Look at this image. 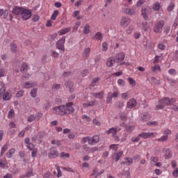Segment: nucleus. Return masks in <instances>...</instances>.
I'll return each instance as SVG.
<instances>
[{
	"mask_svg": "<svg viewBox=\"0 0 178 178\" xmlns=\"http://www.w3.org/2000/svg\"><path fill=\"white\" fill-rule=\"evenodd\" d=\"M115 62H116V60L113 57H110L107 59L106 65L108 67H112L115 65Z\"/></svg>",
	"mask_w": 178,
	"mask_h": 178,
	"instance_id": "obj_18",
	"label": "nucleus"
},
{
	"mask_svg": "<svg viewBox=\"0 0 178 178\" xmlns=\"http://www.w3.org/2000/svg\"><path fill=\"white\" fill-rule=\"evenodd\" d=\"M172 176L174 177H178V168L172 172Z\"/></svg>",
	"mask_w": 178,
	"mask_h": 178,
	"instance_id": "obj_64",
	"label": "nucleus"
},
{
	"mask_svg": "<svg viewBox=\"0 0 178 178\" xmlns=\"http://www.w3.org/2000/svg\"><path fill=\"white\" fill-rule=\"evenodd\" d=\"M12 98V95L10 93L6 92L3 95V99L4 101H9Z\"/></svg>",
	"mask_w": 178,
	"mask_h": 178,
	"instance_id": "obj_31",
	"label": "nucleus"
},
{
	"mask_svg": "<svg viewBox=\"0 0 178 178\" xmlns=\"http://www.w3.org/2000/svg\"><path fill=\"white\" fill-rule=\"evenodd\" d=\"M141 15L145 20H147L148 19V10H147V8H145V7H143L142 8Z\"/></svg>",
	"mask_w": 178,
	"mask_h": 178,
	"instance_id": "obj_26",
	"label": "nucleus"
},
{
	"mask_svg": "<svg viewBox=\"0 0 178 178\" xmlns=\"http://www.w3.org/2000/svg\"><path fill=\"white\" fill-rule=\"evenodd\" d=\"M15 116V110L10 109V111L8 112V119H12Z\"/></svg>",
	"mask_w": 178,
	"mask_h": 178,
	"instance_id": "obj_49",
	"label": "nucleus"
},
{
	"mask_svg": "<svg viewBox=\"0 0 178 178\" xmlns=\"http://www.w3.org/2000/svg\"><path fill=\"white\" fill-rule=\"evenodd\" d=\"M31 95L33 98H35L37 97V89L34 88L31 91Z\"/></svg>",
	"mask_w": 178,
	"mask_h": 178,
	"instance_id": "obj_55",
	"label": "nucleus"
},
{
	"mask_svg": "<svg viewBox=\"0 0 178 178\" xmlns=\"http://www.w3.org/2000/svg\"><path fill=\"white\" fill-rule=\"evenodd\" d=\"M29 69V65L26 63H23L22 67H21V72H24Z\"/></svg>",
	"mask_w": 178,
	"mask_h": 178,
	"instance_id": "obj_56",
	"label": "nucleus"
},
{
	"mask_svg": "<svg viewBox=\"0 0 178 178\" xmlns=\"http://www.w3.org/2000/svg\"><path fill=\"white\" fill-rule=\"evenodd\" d=\"M21 16L24 20H29V19L31 17V12L27 9L24 8Z\"/></svg>",
	"mask_w": 178,
	"mask_h": 178,
	"instance_id": "obj_11",
	"label": "nucleus"
},
{
	"mask_svg": "<svg viewBox=\"0 0 178 178\" xmlns=\"http://www.w3.org/2000/svg\"><path fill=\"white\" fill-rule=\"evenodd\" d=\"M66 87H68V88H70V92H73L74 91V89L72 88L74 86V84L72 83V82L70 81V82H67L66 84H65Z\"/></svg>",
	"mask_w": 178,
	"mask_h": 178,
	"instance_id": "obj_43",
	"label": "nucleus"
},
{
	"mask_svg": "<svg viewBox=\"0 0 178 178\" xmlns=\"http://www.w3.org/2000/svg\"><path fill=\"white\" fill-rule=\"evenodd\" d=\"M48 156L51 159L58 158L59 156V152L55 147H51L48 153Z\"/></svg>",
	"mask_w": 178,
	"mask_h": 178,
	"instance_id": "obj_5",
	"label": "nucleus"
},
{
	"mask_svg": "<svg viewBox=\"0 0 178 178\" xmlns=\"http://www.w3.org/2000/svg\"><path fill=\"white\" fill-rule=\"evenodd\" d=\"M118 97H119V91L118 90L114 91L113 93L108 92L106 98L107 104H111L112 102V98H118Z\"/></svg>",
	"mask_w": 178,
	"mask_h": 178,
	"instance_id": "obj_6",
	"label": "nucleus"
},
{
	"mask_svg": "<svg viewBox=\"0 0 178 178\" xmlns=\"http://www.w3.org/2000/svg\"><path fill=\"white\" fill-rule=\"evenodd\" d=\"M34 86H35V84L26 82L24 85V88H31V87H34Z\"/></svg>",
	"mask_w": 178,
	"mask_h": 178,
	"instance_id": "obj_46",
	"label": "nucleus"
},
{
	"mask_svg": "<svg viewBox=\"0 0 178 178\" xmlns=\"http://www.w3.org/2000/svg\"><path fill=\"white\" fill-rule=\"evenodd\" d=\"M89 72L88 70H84L81 72V74L82 76V77H86V76H87V74H88Z\"/></svg>",
	"mask_w": 178,
	"mask_h": 178,
	"instance_id": "obj_61",
	"label": "nucleus"
},
{
	"mask_svg": "<svg viewBox=\"0 0 178 178\" xmlns=\"http://www.w3.org/2000/svg\"><path fill=\"white\" fill-rule=\"evenodd\" d=\"M96 102L95 100L87 102L83 104V108H90V106H94L95 105Z\"/></svg>",
	"mask_w": 178,
	"mask_h": 178,
	"instance_id": "obj_25",
	"label": "nucleus"
},
{
	"mask_svg": "<svg viewBox=\"0 0 178 178\" xmlns=\"http://www.w3.org/2000/svg\"><path fill=\"white\" fill-rule=\"evenodd\" d=\"M157 48L160 49V51H165V49H166V45L162 42H160L158 44Z\"/></svg>",
	"mask_w": 178,
	"mask_h": 178,
	"instance_id": "obj_39",
	"label": "nucleus"
},
{
	"mask_svg": "<svg viewBox=\"0 0 178 178\" xmlns=\"http://www.w3.org/2000/svg\"><path fill=\"white\" fill-rule=\"evenodd\" d=\"M122 156H123V152L120 151L117 154H114L112 156V159H114V161H115V162H118V161H119L120 159V158H122Z\"/></svg>",
	"mask_w": 178,
	"mask_h": 178,
	"instance_id": "obj_21",
	"label": "nucleus"
},
{
	"mask_svg": "<svg viewBox=\"0 0 178 178\" xmlns=\"http://www.w3.org/2000/svg\"><path fill=\"white\" fill-rule=\"evenodd\" d=\"M66 41V38L63 37L56 42V48L57 49H60L65 52V42Z\"/></svg>",
	"mask_w": 178,
	"mask_h": 178,
	"instance_id": "obj_7",
	"label": "nucleus"
},
{
	"mask_svg": "<svg viewBox=\"0 0 178 178\" xmlns=\"http://www.w3.org/2000/svg\"><path fill=\"white\" fill-rule=\"evenodd\" d=\"M106 134L111 135V137H115L116 134H118V128L112 127L106 131Z\"/></svg>",
	"mask_w": 178,
	"mask_h": 178,
	"instance_id": "obj_17",
	"label": "nucleus"
},
{
	"mask_svg": "<svg viewBox=\"0 0 178 178\" xmlns=\"http://www.w3.org/2000/svg\"><path fill=\"white\" fill-rule=\"evenodd\" d=\"M81 144H86V143H88L90 144V136L84 137L81 140Z\"/></svg>",
	"mask_w": 178,
	"mask_h": 178,
	"instance_id": "obj_44",
	"label": "nucleus"
},
{
	"mask_svg": "<svg viewBox=\"0 0 178 178\" xmlns=\"http://www.w3.org/2000/svg\"><path fill=\"white\" fill-rule=\"evenodd\" d=\"M118 86H120V87H124L126 86V82L123 79H118Z\"/></svg>",
	"mask_w": 178,
	"mask_h": 178,
	"instance_id": "obj_48",
	"label": "nucleus"
},
{
	"mask_svg": "<svg viewBox=\"0 0 178 178\" xmlns=\"http://www.w3.org/2000/svg\"><path fill=\"white\" fill-rule=\"evenodd\" d=\"M122 13L128 15L129 16H134V15H136V9L129 7H124L122 8Z\"/></svg>",
	"mask_w": 178,
	"mask_h": 178,
	"instance_id": "obj_8",
	"label": "nucleus"
},
{
	"mask_svg": "<svg viewBox=\"0 0 178 178\" xmlns=\"http://www.w3.org/2000/svg\"><path fill=\"white\" fill-rule=\"evenodd\" d=\"M124 53L122 52L118 54L116 57H115V61L117 62V63H120V65H124V62H123V60H124Z\"/></svg>",
	"mask_w": 178,
	"mask_h": 178,
	"instance_id": "obj_12",
	"label": "nucleus"
},
{
	"mask_svg": "<svg viewBox=\"0 0 178 178\" xmlns=\"http://www.w3.org/2000/svg\"><path fill=\"white\" fill-rule=\"evenodd\" d=\"M122 163L127 165V166H130V165H131V163H133V159H131L130 157L124 158V161H123Z\"/></svg>",
	"mask_w": 178,
	"mask_h": 178,
	"instance_id": "obj_29",
	"label": "nucleus"
},
{
	"mask_svg": "<svg viewBox=\"0 0 178 178\" xmlns=\"http://www.w3.org/2000/svg\"><path fill=\"white\" fill-rule=\"evenodd\" d=\"M102 33L97 32L95 33V36L93 37V40H102Z\"/></svg>",
	"mask_w": 178,
	"mask_h": 178,
	"instance_id": "obj_37",
	"label": "nucleus"
},
{
	"mask_svg": "<svg viewBox=\"0 0 178 178\" xmlns=\"http://www.w3.org/2000/svg\"><path fill=\"white\" fill-rule=\"evenodd\" d=\"M128 81H129L130 86H131L132 87H136V81H134V79H133V78H131V77L128 78Z\"/></svg>",
	"mask_w": 178,
	"mask_h": 178,
	"instance_id": "obj_45",
	"label": "nucleus"
},
{
	"mask_svg": "<svg viewBox=\"0 0 178 178\" xmlns=\"http://www.w3.org/2000/svg\"><path fill=\"white\" fill-rule=\"evenodd\" d=\"M35 116H34V115H31L29 118H28V122H29V123H31L32 122H34V120H35Z\"/></svg>",
	"mask_w": 178,
	"mask_h": 178,
	"instance_id": "obj_59",
	"label": "nucleus"
},
{
	"mask_svg": "<svg viewBox=\"0 0 178 178\" xmlns=\"http://www.w3.org/2000/svg\"><path fill=\"white\" fill-rule=\"evenodd\" d=\"M104 172H105V170H100L99 172H98V170L95 169V170H93L92 172L91 173L90 177H94V178L99 177V176H101V175H103V173H104Z\"/></svg>",
	"mask_w": 178,
	"mask_h": 178,
	"instance_id": "obj_16",
	"label": "nucleus"
},
{
	"mask_svg": "<svg viewBox=\"0 0 178 178\" xmlns=\"http://www.w3.org/2000/svg\"><path fill=\"white\" fill-rule=\"evenodd\" d=\"M164 25H165V22H163L162 20L157 21L154 24L153 31H154V33L159 34V33H162V29H163Z\"/></svg>",
	"mask_w": 178,
	"mask_h": 178,
	"instance_id": "obj_3",
	"label": "nucleus"
},
{
	"mask_svg": "<svg viewBox=\"0 0 178 178\" xmlns=\"http://www.w3.org/2000/svg\"><path fill=\"white\" fill-rule=\"evenodd\" d=\"M155 136H156V133H153V132H149V133H145V132H143L141 134H139V137H142V138H154V137H155Z\"/></svg>",
	"mask_w": 178,
	"mask_h": 178,
	"instance_id": "obj_10",
	"label": "nucleus"
},
{
	"mask_svg": "<svg viewBox=\"0 0 178 178\" xmlns=\"http://www.w3.org/2000/svg\"><path fill=\"white\" fill-rule=\"evenodd\" d=\"M55 168L57 172L56 171L53 172V174L54 175V176H56V177H62V171H60V168L59 167V165H56Z\"/></svg>",
	"mask_w": 178,
	"mask_h": 178,
	"instance_id": "obj_20",
	"label": "nucleus"
},
{
	"mask_svg": "<svg viewBox=\"0 0 178 178\" xmlns=\"http://www.w3.org/2000/svg\"><path fill=\"white\" fill-rule=\"evenodd\" d=\"M99 143V136L95 135L92 137L89 136V145H95Z\"/></svg>",
	"mask_w": 178,
	"mask_h": 178,
	"instance_id": "obj_9",
	"label": "nucleus"
},
{
	"mask_svg": "<svg viewBox=\"0 0 178 178\" xmlns=\"http://www.w3.org/2000/svg\"><path fill=\"white\" fill-rule=\"evenodd\" d=\"M53 111L56 115H60V116H65L66 115H69L70 113H73V112H74L73 102H68L65 106L61 105L54 107Z\"/></svg>",
	"mask_w": 178,
	"mask_h": 178,
	"instance_id": "obj_1",
	"label": "nucleus"
},
{
	"mask_svg": "<svg viewBox=\"0 0 178 178\" xmlns=\"http://www.w3.org/2000/svg\"><path fill=\"white\" fill-rule=\"evenodd\" d=\"M31 176H33V171L29 172L25 175H22L20 178H29V177H31Z\"/></svg>",
	"mask_w": 178,
	"mask_h": 178,
	"instance_id": "obj_53",
	"label": "nucleus"
},
{
	"mask_svg": "<svg viewBox=\"0 0 178 178\" xmlns=\"http://www.w3.org/2000/svg\"><path fill=\"white\" fill-rule=\"evenodd\" d=\"M9 16V10L0 9V17L1 19H6Z\"/></svg>",
	"mask_w": 178,
	"mask_h": 178,
	"instance_id": "obj_19",
	"label": "nucleus"
},
{
	"mask_svg": "<svg viewBox=\"0 0 178 178\" xmlns=\"http://www.w3.org/2000/svg\"><path fill=\"white\" fill-rule=\"evenodd\" d=\"M92 96L95 97V98H98L99 99H102L104 98V92L101 91L99 92H95L92 93Z\"/></svg>",
	"mask_w": 178,
	"mask_h": 178,
	"instance_id": "obj_28",
	"label": "nucleus"
},
{
	"mask_svg": "<svg viewBox=\"0 0 178 178\" xmlns=\"http://www.w3.org/2000/svg\"><path fill=\"white\" fill-rule=\"evenodd\" d=\"M169 139V136L168 135H164L161 136L160 138L157 140V141H160L161 143H163L164 141H168Z\"/></svg>",
	"mask_w": 178,
	"mask_h": 178,
	"instance_id": "obj_41",
	"label": "nucleus"
},
{
	"mask_svg": "<svg viewBox=\"0 0 178 178\" xmlns=\"http://www.w3.org/2000/svg\"><path fill=\"white\" fill-rule=\"evenodd\" d=\"M26 147L28 148V149H29V151H32L33 149H35V145H34V144L33 143H29L26 145Z\"/></svg>",
	"mask_w": 178,
	"mask_h": 178,
	"instance_id": "obj_52",
	"label": "nucleus"
},
{
	"mask_svg": "<svg viewBox=\"0 0 178 178\" xmlns=\"http://www.w3.org/2000/svg\"><path fill=\"white\" fill-rule=\"evenodd\" d=\"M72 17L76 18V20H80L81 17L80 16V10H75L72 14Z\"/></svg>",
	"mask_w": 178,
	"mask_h": 178,
	"instance_id": "obj_30",
	"label": "nucleus"
},
{
	"mask_svg": "<svg viewBox=\"0 0 178 178\" xmlns=\"http://www.w3.org/2000/svg\"><path fill=\"white\" fill-rule=\"evenodd\" d=\"M23 10H24V8H22L14 7L13 8V15H22V14L23 13Z\"/></svg>",
	"mask_w": 178,
	"mask_h": 178,
	"instance_id": "obj_22",
	"label": "nucleus"
},
{
	"mask_svg": "<svg viewBox=\"0 0 178 178\" xmlns=\"http://www.w3.org/2000/svg\"><path fill=\"white\" fill-rule=\"evenodd\" d=\"M151 162H154V163H156L158 161H159V157L158 156H152L150 159Z\"/></svg>",
	"mask_w": 178,
	"mask_h": 178,
	"instance_id": "obj_58",
	"label": "nucleus"
},
{
	"mask_svg": "<svg viewBox=\"0 0 178 178\" xmlns=\"http://www.w3.org/2000/svg\"><path fill=\"white\" fill-rule=\"evenodd\" d=\"M70 30H72L70 27L63 29L58 31V34L59 35H65V34H67Z\"/></svg>",
	"mask_w": 178,
	"mask_h": 178,
	"instance_id": "obj_24",
	"label": "nucleus"
},
{
	"mask_svg": "<svg viewBox=\"0 0 178 178\" xmlns=\"http://www.w3.org/2000/svg\"><path fill=\"white\" fill-rule=\"evenodd\" d=\"M159 104L156 107V111H161L168 105H173L172 109L178 112V106L175 105L176 99H169V97H164L162 99L159 100Z\"/></svg>",
	"mask_w": 178,
	"mask_h": 178,
	"instance_id": "obj_2",
	"label": "nucleus"
},
{
	"mask_svg": "<svg viewBox=\"0 0 178 178\" xmlns=\"http://www.w3.org/2000/svg\"><path fill=\"white\" fill-rule=\"evenodd\" d=\"M131 23V19L127 17H122L120 19V24L123 29H126Z\"/></svg>",
	"mask_w": 178,
	"mask_h": 178,
	"instance_id": "obj_4",
	"label": "nucleus"
},
{
	"mask_svg": "<svg viewBox=\"0 0 178 178\" xmlns=\"http://www.w3.org/2000/svg\"><path fill=\"white\" fill-rule=\"evenodd\" d=\"M90 52H91V49H90L89 47L85 49L83 56L85 58H88V56H90Z\"/></svg>",
	"mask_w": 178,
	"mask_h": 178,
	"instance_id": "obj_40",
	"label": "nucleus"
},
{
	"mask_svg": "<svg viewBox=\"0 0 178 178\" xmlns=\"http://www.w3.org/2000/svg\"><path fill=\"white\" fill-rule=\"evenodd\" d=\"M10 50L13 54H16V51H17V46L15 43L10 44Z\"/></svg>",
	"mask_w": 178,
	"mask_h": 178,
	"instance_id": "obj_36",
	"label": "nucleus"
},
{
	"mask_svg": "<svg viewBox=\"0 0 178 178\" xmlns=\"http://www.w3.org/2000/svg\"><path fill=\"white\" fill-rule=\"evenodd\" d=\"M16 152V149L11 148L6 153V158H12L13 156V154Z\"/></svg>",
	"mask_w": 178,
	"mask_h": 178,
	"instance_id": "obj_23",
	"label": "nucleus"
},
{
	"mask_svg": "<svg viewBox=\"0 0 178 178\" xmlns=\"http://www.w3.org/2000/svg\"><path fill=\"white\" fill-rule=\"evenodd\" d=\"M99 80H101V78L99 77H95L94 78L92 81H91V84L90 86L92 87H95V84H97V83H98L99 81Z\"/></svg>",
	"mask_w": 178,
	"mask_h": 178,
	"instance_id": "obj_38",
	"label": "nucleus"
},
{
	"mask_svg": "<svg viewBox=\"0 0 178 178\" xmlns=\"http://www.w3.org/2000/svg\"><path fill=\"white\" fill-rule=\"evenodd\" d=\"M58 16H59V11L58 10H56L51 17V20H56Z\"/></svg>",
	"mask_w": 178,
	"mask_h": 178,
	"instance_id": "obj_34",
	"label": "nucleus"
},
{
	"mask_svg": "<svg viewBox=\"0 0 178 178\" xmlns=\"http://www.w3.org/2000/svg\"><path fill=\"white\" fill-rule=\"evenodd\" d=\"M175 9V3H170V4L168 6L167 10L168 12H172Z\"/></svg>",
	"mask_w": 178,
	"mask_h": 178,
	"instance_id": "obj_50",
	"label": "nucleus"
},
{
	"mask_svg": "<svg viewBox=\"0 0 178 178\" xmlns=\"http://www.w3.org/2000/svg\"><path fill=\"white\" fill-rule=\"evenodd\" d=\"M6 76V70L4 68L0 67V77Z\"/></svg>",
	"mask_w": 178,
	"mask_h": 178,
	"instance_id": "obj_47",
	"label": "nucleus"
},
{
	"mask_svg": "<svg viewBox=\"0 0 178 178\" xmlns=\"http://www.w3.org/2000/svg\"><path fill=\"white\" fill-rule=\"evenodd\" d=\"M127 131L131 132L134 130V126H127L126 127Z\"/></svg>",
	"mask_w": 178,
	"mask_h": 178,
	"instance_id": "obj_62",
	"label": "nucleus"
},
{
	"mask_svg": "<svg viewBox=\"0 0 178 178\" xmlns=\"http://www.w3.org/2000/svg\"><path fill=\"white\" fill-rule=\"evenodd\" d=\"M152 72H156V70H159V72H161V67L159 65H156L152 67Z\"/></svg>",
	"mask_w": 178,
	"mask_h": 178,
	"instance_id": "obj_57",
	"label": "nucleus"
},
{
	"mask_svg": "<svg viewBox=\"0 0 178 178\" xmlns=\"http://www.w3.org/2000/svg\"><path fill=\"white\" fill-rule=\"evenodd\" d=\"M140 137V134H138L137 137L132 138L131 141H133V143H138Z\"/></svg>",
	"mask_w": 178,
	"mask_h": 178,
	"instance_id": "obj_63",
	"label": "nucleus"
},
{
	"mask_svg": "<svg viewBox=\"0 0 178 178\" xmlns=\"http://www.w3.org/2000/svg\"><path fill=\"white\" fill-rule=\"evenodd\" d=\"M141 119L143 122H147V120L151 119V115H149L148 113H145L143 116H141Z\"/></svg>",
	"mask_w": 178,
	"mask_h": 178,
	"instance_id": "obj_27",
	"label": "nucleus"
},
{
	"mask_svg": "<svg viewBox=\"0 0 178 178\" xmlns=\"http://www.w3.org/2000/svg\"><path fill=\"white\" fill-rule=\"evenodd\" d=\"M37 154H38V149L35 148L32 149V153H31L32 158H35V156H37Z\"/></svg>",
	"mask_w": 178,
	"mask_h": 178,
	"instance_id": "obj_51",
	"label": "nucleus"
},
{
	"mask_svg": "<svg viewBox=\"0 0 178 178\" xmlns=\"http://www.w3.org/2000/svg\"><path fill=\"white\" fill-rule=\"evenodd\" d=\"M60 158H62L63 159H66V158H70V154L62 152L60 153Z\"/></svg>",
	"mask_w": 178,
	"mask_h": 178,
	"instance_id": "obj_33",
	"label": "nucleus"
},
{
	"mask_svg": "<svg viewBox=\"0 0 178 178\" xmlns=\"http://www.w3.org/2000/svg\"><path fill=\"white\" fill-rule=\"evenodd\" d=\"M8 150V145L6 144H5L4 145H3V147H1V156H3V154H5V152H6V151Z\"/></svg>",
	"mask_w": 178,
	"mask_h": 178,
	"instance_id": "obj_42",
	"label": "nucleus"
},
{
	"mask_svg": "<svg viewBox=\"0 0 178 178\" xmlns=\"http://www.w3.org/2000/svg\"><path fill=\"white\" fill-rule=\"evenodd\" d=\"M153 10L158 12L161 9V4L159 2L154 3L152 6Z\"/></svg>",
	"mask_w": 178,
	"mask_h": 178,
	"instance_id": "obj_32",
	"label": "nucleus"
},
{
	"mask_svg": "<svg viewBox=\"0 0 178 178\" xmlns=\"http://www.w3.org/2000/svg\"><path fill=\"white\" fill-rule=\"evenodd\" d=\"M138 26L140 27V29H143L144 31H148V30H149V26L146 22H144L140 21L139 22H138Z\"/></svg>",
	"mask_w": 178,
	"mask_h": 178,
	"instance_id": "obj_13",
	"label": "nucleus"
},
{
	"mask_svg": "<svg viewBox=\"0 0 178 178\" xmlns=\"http://www.w3.org/2000/svg\"><path fill=\"white\" fill-rule=\"evenodd\" d=\"M90 24H86V26L83 27V34H90Z\"/></svg>",
	"mask_w": 178,
	"mask_h": 178,
	"instance_id": "obj_35",
	"label": "nucleus"
},
{
	"mask_svg": "<svg viewBox=\"0 0 178 178\" xmlns=\"http://www.w3.org/2000/svg\"><path fill=\"white\" fill-rule=\"evenodd\" d=\"M168 73L171 75V76H176L177 74V72L176 71V70L175 69H170L168 70Z\"/></svg>",
	"mask_w": 178,
	"mask_h": 178,
	"instance_id": "obj_54",
	"label": "nucleus"
},
{
	"mask_svg": "<svg viewBox=\"0 0 178 178\" xmlns=\"http://www.w3.org/2000/svg\"><path fill=\"white\" fill-rule=\"evenodd\" d=\"M163 152L164 154V156L165 159H170V158H172V156L173 155V154L172 153V151H170V149L168 148H164L163 149Z\"/></svg>",
	"mask_w": 178,
	"mask_h": 178,
	"instance_id": "obj_15",
	"label": "nucleus"
},
{
	"mask_svg": "<svg viewBox=\"0 0 178 178\" xmlns=\"http://www.w3.org/2000/svg\"><path fill=\"white\" fill-rule=\"evenodd\" d=\"M102 51H108V43L106 42L102 44Z\"/></svg>",
	"mask_w": 178,
	"mask_h": 178,
	"instance_id": "obj_60",
	"label": "nucleus"
},
{
	"mask_svg": "<svg viewBox=\"0 0 178 178\" xmlns=\"http://www.w3.org/2000/svg\"><path fill=\"white\" fill-rule=\"evenodd\" d=\"M136 105L137 101L136 100V99H129L127 104V108H129V109H133V108H136Z\"/></svg>",
	"mask_w": 178,
	"mask_h": 178,
	"instance_id": "obj_14",
	"label": "nucleus"
}]
</instances>
